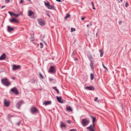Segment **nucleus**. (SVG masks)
Here are the masks:
<instances>
[{
    "label": "nucleus",
    "instance_id": "58",
    "mask_svg": "<svg viewBox=\"0 0 131 131\" xmlns=\"http://www.w3.org/2000/svg\"><path fill=\"white\" fill-rule=\"evenodd\" d=\"M50 4H49V5L47 6V7H48V6H49V5H50Z\"/></svg>",
    "mask_w": 131,
    "mask_h": 131
},
{
    "label": "nucleus",
    "instance_id": "27",
    "mask_svg": "<svg viewBox=\"0 0 131 131\" xmlns=\"http://www.w3.org/2000/svg\"><path fill=\"white\" fill-rule=\"evenodd\" d=\"M44 3H45V6L46 7H47V6L50 4L49 2H48L47 3H46L45 2H44Z\"/></svg>",
    "mask_w": 131,
    "mask_h": 131
},
{
    "label": "nucleus",
    "instance_id": "6",
    "mask_svg": "<svg viewBox=\"0 0 131 131\" xmlns=\"http://www.w3.org/2000/svg\"><path fill=\"white\" fill-rule=\"evenodd\" d=\"M20 67V66L19 65H13L12 70L13 71H15L19 69Z\"/></svg>",
    "mask_w": 131,
    "mask_h": 131
},
{
    "label": "nucleus",
    "instance_id": "55",
    "mask_svg": "<svg viewBox=\"0 0 131 131\" xmlns=\"http://www.w3.org/2000/svg\"><path fill=\"white\" fill-rule=\"evenodd\" d=\"M12 79H13V80H14V79H15V77H12Z\"/></svg>",
    "mask_w": 131,
    "mask_h": 131
},
{
    "label": "nucleus",
    "instance_id": "4",
    "mask_svg": "<svg viewBox=\"0 0 131 131\" xmlns=\"http://www.w3.org/2000/svg\"><path fill=\"white\" fill-rule=\"evenodd\" d=\"M30 112L32 114H35L38 112V110L35 107H32L30 109Z\"/></svg>",
    "mask_w": 131,
    "mask_h": 131
},
{
    "label": "nucleus",
    "instance_id": "64",
    "mask_svg": "<svg viewBox=\"0 0 131 131\" xmlns=\"http://www.w3.org/2000/svg\"><path fill=\"white\" fill-rule=\"evenodd\" d=\"M0 131H1L0 130Z\"/></svg>",
    "mask_w": 131,
    "mask_h": 131
},
{
    "label": "nucleus",
    "instance_id": "28",
    "mask_svg": "<svg viewBox=\"0 0 131 131\" xmlns=\"http://www.w3.org/2000/svg\"><path fill=\"white\" fill-rule=\"evenodd\" d=\"M75 54V52L74 51H73V52L72 53V54L71 55V57H72V58H73Z\"/></svg>",
    "mask_w": 131,
    "mask_h": 131
},
{
    "label": "nucleus",
    "instance_id": "31",
    "mask_svg": "<svg viewBox=\"0 0 131 131\" xmlns=\"http://www.w3.org/2000/svg\"><path fill=\"white\" fill-rule=\"evenodd\" d=\"M19 14H16L14 13L13 14V16H14L15 17H17L18 16H19Z\"/></svg>",
    "mask_w": 131,
    "mask_h": 131
},
{
    "label": "nucleus",
    "instance_id": "15",
    "mask_svg": "<svg viewBox=\"0 0 131 131\" xmlns=\"http://www.w3.org/2000/svg\"><path fill=\"white\" fill-rule=\"evenodd\" d=\"M86 89L90 90H94V88L93 86H90L86 87Z\"/></svg>",
    "mask_w": 131,
    "mask_h": 131
},
{
    "label": "nucleus",
    "instance_id": "30",
    "mask_svg": "<svg viewBox=\"0 0 131 131\" xmlns=\"http://www.w3.org/2000/svg\"><path fill=\"white\" fill-rule=\"evenodd\" d=\"M36 81V80L34 79H32L31 80V82L32 83H34Z\"/></svg>",
    "mask_w": 131,
    "mask_h": 131
},
{
    "label": "nucleus",
    "instance_id": "19",
    "mask_svg": "<svg viewBox=\"0 0 131 131\" xmlns=\"http://www.w3.org/2000/svg\"><path fill=\"white\" fill-rule=\"evenodd\" d=\"M28 16H31L32 15L34 14V12L30 10H29L28 11Z\"/></svg>",
    "mask_w": 131,
    "mask_h": 131
},
{
    "label": "nucleus",
    "instance_id": "50",
    "mask_svg": "<svg viewBox=\"0 0 131 131\" xmlns=\"http://www.w3.org/2000/svg\"><path fill=\"white\" fill-rule=\"evenodd\" d=\"M56 1L58 2H61V0H56Z\"/></svg>",
    "mask_w": 131,
    "mask_h": 131
},
{
    "label": "nucleus",
    "instance_id": "8",
    "mask_svg": "<svg viewBox=\"0 0 131 131\" xmlns=\"http://www.w3.org/2000/svg\"><path fill=\"white\" fill-rule=\"evenodd\" d=\"M23 103V101H19L16 104V106L17 108L18 109L20 108V107L21 105Z\"/></svg>",
    "mask_w": 131,
    "mask_h": 131
},
{
    "label": "nucleus",
    "instance_id": "10",
    "mask_svg": "<svg viewBox=\"0 0 131 131\" xmlns=\"http://www.w3.org/2000/svg\"><path fill=\"white\" fill-rule=\"evenodd\" d=\"M9 21L11 23H18L19 22V20L15 18L9 20Z\"/></svg>",
    "mask_w": 131,
    "mask_h": 131
},
{
    "label": "nucleus",
    "instance_id": "17",
    "mask_svg": "<svg viewBox=\"0 0 131 131\" xmlns=\"http://www.w3.org/2000/svg\"><path fill=\"white\" fill-rule=\"evenodd\" d=\"M66 110L67 111L70 112L72 111V108L70 106H66Z\"/></svg>",
    "mask_w": 131,
    "mask_h": 131
},
{
    "label": "nucleus",
    "instance_id": "42",
    "mask_svg": "<svg viewBox=\"0 0 131 131\" xmlns=\"http://www.w3.org/2000/svg\"><path fill=\"white\" fill-rule=\"evenodd\" d=\"M52 88L54 89L56 91L57 89L56 86Z\"/></svg>",
    "mask_w": 131,
    "mask_h": 131
},
{
    "label": "nucleus",
    "instance_id": "41",
    "mask_svg": "<svg viewBox=\"0 0 131 131\" xmlns=\"http://www.w3.org/2000/svg\"><path fill=\"white\" fill-rule=\"evenodd\" d=\"M10 0H5V2L6 3H8L9 2Z\"/></svg>",
    "mask_w": 131,
    "mask_h": 131
},
{
    "label": "nucleus",
    "instance_id": "38",
    "mask_svg": "<svg viewBox=\"0 0 131 131\" xmlns=\"http://www.w3.org/2000/svg\"><path fill=\"white\" fill-rule=\"evenodd\" d=\"M128 5H129V4H128V2H126V4H125V6L126 7H127L128 6Z\"/></svg>",
    "mask_w": 131,
    "mask_h": 131
},
{
    "label": "nucleus",
    "instance_id": "7",
    "mask_svg": "<svg viewBox=\"0 0 131 131\" xmlns=\"http://www.w3.org/2000/svg\"><path fill=\"white\" fill-rule=\"evenodd\" d=\"M10 102L9 101H7L6 99H5L4 104L5 106L6 107H8L9 106L10 104Z\"/></svg>",
    "mask_w": 131,
    "mask_h": 131
},
{
    "label": "nucleus",
    "instance_id": "9",
    "mask_svg": "<svg viewBox=\"0 0 131 131\" xmlns=\"http://www.w3.org/2000/svg\"><path fill=\"white\" fill-rule=\"evenodd\" d=\"M48 71L49 72L52 73H54L55 72L54 67L53 66L50 67L48 70Z\"/></svg>",
    "mask_w": 131,
    "mask_h": 131
},
{
    "label": "nucleus",
    "instance_id": "54",
    "mask_svg": "<svg viewBox=\"0 0 131 131\" xmlns=\"http://www.w3.org/2000/svg\"><path fill=\"white\" fill-rule=\"evenodd\" d=\"M5 6H2V7H1V8H4Z\"/></svg>",
    "mask_w": 131,
    "mask_h": 131
},
{
    "label": "nucleus",
    "instance_id": "29",
    "mask_svg": "<svg viewBox=\"0 0 131 131\" xmlns=\"http://www.w3.org/2000/svg\"><path fill=\"white\" fill-rule=\"evenodd\" d=\"M102 66H103V67L104 69H105L106 70H108V69H107V68L105 66L104 64L103 63H102Z\"/></svg>",
    "mask_w": 131,
    "mask_h": 131
},
{
    "label": "nucleus",
    "instance_id": "52",
    "mask_svg": "<svg viewBox=\"0 0 131 131\" xmlns=\"http://www.w3.org/2000/svg\"><path fill=\"white\" fill-rule=\"evenodd\" d=\"M74 60L75 61H77L78 60V59L77 58H74Z\"/></svg>",
    "mask_w": 131,
    "mask_h": 131
},
{
    "label": "nucleus",
    "instance_id": "11",
    "mask_svg": "<svg viewBox=\"0 0 131 131\" xmlns=\"http://www.w3.org/2000/svg\"><path fill=\"white\" fill-rule=\"evenodd\" d=\"M94 128V126H93V125H91L89 126L86 128V129H88L89 130V131H95L93 128Z\"/></svg>",
    "mask_w": 131,
    "mask_h": 131
},
{
    "label": "nucleus",
    "instance_id": "2",
    "mask_svg": "<svg viewBox=\"0 0 131 131\" xmlns=\"http://www.w3.org/2000/svg\"><path fill=\"white\" fill-rule=\"evenodd\" d=\"M1 82L2 84L5 86H8L10 85V83L6 78L2 79Z\"/></svg>",
    "mask_w": 131,
    "mask_h": 131
},
{
    "label": "nucleus",
    "instance_id": "3",
    "mask_svg": "<svg viewBox=\"0 0 131 131\" xmlns=\"http://www.w3.org/2000/svg\"><path fill=\"white\" fill-rule=\"evenodd\" d=\"M10 91L16 95H17L19 94V92L17 88L16 87H14L11 89Z\"/></svg>",
    "mask_w": 131,
    "mask_h": 131
},
{
    "label": "nucleus",
    "instance_id": "45",
    "mask_svg": "<svg viewBox=\"0 0 131 131\" xmlns=\"http://www.w3.org/2000/svg\"><path fill=\"white\" fill-rule=\"evenodd\" d=\"M20 121L19 122L17 123L16 124L17 125V126H19L20 124Z\"/></svg>",
    "mask_w": 131,
    "mask_h": 131
},
{
    "label": "nucleus",
    "instance_id": "49",
    "mask_svg": "<svg viewBox=\"0 0 131 131\" xmlns=\"http://www.w3.org/2000/svg\"><path fill=\"white\" fill-rule=\"evenodd\" d=\"M56 91L57 92L58 94L59 93V91L58 89L56 90Z\"/></svg>",
    "mask_w": 131,
    "mask_h": 131
},
{
    "label": "nucleus",
    "instance_id": "56",
    "mask_svg": "<svg viewBox=\"0 0 131 131\" xmlns=\"http://www.w3.org/2000/svg\"><path fill=\"white\" fill-rule=\"evenodd\" d=\"M47 15L48 16H49V17H50V15H49V14H47Z\"/></svg>",
    "mask_w": 131,
    "mask_h": 131
},
{
    "label": "nucleus",
    "instance_id": "46",
    "mask_svg": "<svg viewBox=\"0 0 131 131\" xmlns=\"http://www.w3.org/2000/svg\"><path fill=\"white\" fill-rule=\"evenodd\" d=\"M91 3V4L92 5L93 7H94V4L93 2H92Z\"/></svg>",
    "mask_w": 131,
    "mask_h": 131
},
{
    "label": "nucleus",
    "instance_id": "16",
    "mask_svg": "<svg viewBox=\"0 0 131 131\" xmlns=\"http://www.w3.org/2000/svg\"><path fill=\"white\" fill-rule=\"evenodd\" d=\"M6 56L5 53L3 54L0 57V60H2L5 59Z\"/></svg>",
    "mask_w": 131,
    "mask_h": 131
},
{
    "label": "nucleus",
    "instance_id": "51",
    "mask_svg": "<svg viewBox=\"0 0 131 131\" xmlns=\"http://www.w3.org/2000/svg\"><path fill=\"white\" fill-rule=\"evenodd\" d=\"M118 0L119 2H122V0Z\"/></svg>",
    "mask_w": 131,
    "mask_h": 131
},
{
    "label": "nucleus",
    "instance_id": "22",
    "mask_svg": "<svg viewBox=\"0 0 131 131\" xmlns=\"http://www.w3.org/2000/svg\"><path fill=\"white\" fill-rule=\"evenodd\" d=\"M91 116L92 118V120H93V126L94 127V122L96 120V118L95 117L92 116Z\"/></svg>",
    "mask_w": 131,
    "mask_h": 131
},
{
    "label": "nucleus",
    "instance_id": "62",
    "mask_svg": "<svg viewBox=\"0 0 131 131\" xmlns=\"http://www.w3.org/2000/svg\"><path fill=\"white\" fill-rule=\"evenodd\" d=\"M90 25H92V24H90Z\"/></svg>",
    "mask_w": 131,
    "mask_h": 131
},
{
    "label": "nucleus",
    "instance_id": "23",
    "mask_svg": "<svg viewBox=\"0 0 131 131\" xmlns=\"http://www.w3.org/2000/svg\"><path fill=\"white\" fill-rule=\"evenodd\" d=\"M47 8L49 9H52L53 10H54L55 9L54 7H53L50 5H49Z\"/></svg>",
    "mask_w": 131,
    "mask_h": 131
},
{
    "label": "nucleus",
    "instance_id": "59",
    "mask_svg": "<svg viewBox=\"0 0 131 131\" xmlns=\"http://www.w3.org/2000/svg\"><path fill=\"white\" fill-rule=\"evenodd\" d=\"M89 24H88L87 25V27H88L89 26Z\"/></svg>",
    "mask_w": 131,
    "mask_h": 131
},
{
    "label": "nucleus",
    "instance_id": "1",
    "mask_svg": "<svg viewBox=\"0 0 131 131\" xmlns=\"http://www.w3.org/2000/svg\"><path fill=\"white\" fill-rule=\"evenodd\" d=\"M90 121L87 118L83 119H82L81 124L83 127L86 126L90 122Z\"/></svg>",
    "mask_w": 131,
    "mask_h": 131
},
{
    "label": "nucleus",
    "instance_id": "36",
    "mask_svg": "<svg viewBox=\"0 0 131 131\" xmlns=\"http://www.w3.org/2000/svg\"><path fill=\"white\" fill-rule=\"evenodd\" d=\"M71 32H73L75 30V29L74 28H72L71 29Z\"/></svg>",
    "mask_w": 131,
    "mask_h": 131
},
{
    "label": "nucleus",
    "instance_id": "57",
    "mask_svg": "<svg viewBox=\"0 0 131 131\" xmlns=\"http://www.w3.org/2000/svg\"><path fill=\"white\" fill-rule=\"evenodd\" d=\"M122 22L121 21H120L119 22V24H120Z\"/></svg>",
    "mask_w": 131,
    "mask_h": 131
},
{
    "label": "nucleus",
    "instance_id": "39",
    "mask_svg": "<svg viewBox=\"0 0 131 131\" xmlns=\"http://www.w3.org/2000/svg\"><path fill=\"white\" fill-rule=\"evenodd\" d=\"M69 131H77V130L75 129H70Z\"/></svg>",
    "mask_w": 131,
    "mask_h": 131
},
{
    "label": "nucleus",
    "instance_id": "53",
    "mask_svg": "<svg viewBox=\"0 0 131 131\" xmlns=\"http://www.w3.org/2000/svg\"><path fill=\"white\" fill-rule=\"evenodd\" d=\"M92 8L94 9H96L94 7H94H93Z\"/></svg>",
    "mask_w": 131,
    "mask_h": 131
},
{
    "label": "nucleus",
    "instance_id": "37",
    "mask_svg": "<svg viewBox=\"0 0 131 131\" xmlns=\"http://www.w3.org/2000/svg\"><path fill=\"white\" fill-rule=\"evenodd\" d=\"M30 40L31 41H33L34 40V39L33 37H31L30 38Z\"/></svg>",
    "mask_w": 131,
    "mask_h": 131
},
{
    "label": "nucleus",
    "instance_id": "32",
    "mask_svg": "<svg viewBox=\"0 0 131 131\" xmlns=\"http://www.w3.org/2000/svg\"><path fill=\"white\" fill-rule=\"evenodd\" d=\"M40 48H42L43 47V44L41 43V42H40Z\"/></svg>",
    "mask_w": 131,
    "mask_h": 131
},
{
    "label": "nucleus",
    "instance_id": "35",
    "mask_svg": "<svg viewBox=\"0 0 131 131\" xmlns=\"http://www.w3.org/2000/svg\"><path fill=\"white\" fill-rule=\"evenodd\" d=\"M8 13H9L10 15H13L14 13H12V12L9 11L8 12Z\"/></svg>",
    "mask_w": 131,
    "mask_h": 131
},
{
    "label": "nucleus",
    "instance_id": "43",
    "mask_svg": "<svg viewBox=\"0 0 131 131\" xmlns=\"http://www.w3.org/2000/svg\"><path fill=\"white\" fill-rule=\"evenodd\" d=\"M8 116L9 117H12L13 116H12V115H11L10 114H9L8 115Z\"/></svg>",
    "mask_w": 131,
    "mask_h": 131
},
{
    "label": "nucleus",
    "instance_id": "12",
    "mask_svg": "<svg viewBox=\"0 0 131 131\" xmlns=\"http://www.w3.org/2000/svg\"><path fill=\"white\" fill-rule=\"evenodd\" d=\"M57 99L58 102H59L61 103H63V101L62 100L61 97H58V96H57Z\"/></svg>",
    "mask_w": 131,
    "mask_h": 131
},
{
    "label": "nucleus",
    "instance_id": "61",
    "mask_svg": "<svg viewBox=\"0 0 131 131\" xmlns=\"http://www.w3.org/2000/svg\"><path fill=\"white\" fill-rule=\"evenodd\" d=\"M39 131H42V130H39Z\"/></svg>",
    "mask_w": 131,
    "mask_h": 131
},
{
    "label": "nucleus",
    "instance_id": "34",
    "mask_svg": "<svg viewBox=\"0 0 131 131\" xmlns=\"http://www.w3.org/2000/svg\"><path fill=\"white\" fill-rule=\"evenodd\" d=\"M39 74L41 78L42 79H43L44 78L43 77L41 74L40 72L39 73Z\"/></svg>",
    "mask_w": 131,
    "mask_h": 131
},
{
    "label": "nucleus",
    "instance_id": "48",
    "mask_svg": "<svg viewBox=\"0 0 131 131\" xmlns=\"http://www.w3.org/2000/svg\"><path fill=\"white\" fill-rule=\"evenodd\" d=\"M23 0H20V3L21 4L23 3Z\"/></svg>",
    "mask_w": 131,
    "mask_h": 131
},
{
    "label": "nucleus",
    "instance_id": "14",
    "mask_svg": "<svg viewBox=\"0 0 131 131\" xmlns=\"http://www.w3.org/2000/svg\"><path fill=\"white\" fill-rule=\"evenodd\" d=\"M7 27V31L9 32H10L14 30V28H13L9 26H8Z\"/></svg>",
    "mask_w": 131,
    "mask_h": 131
},
{
    "label": "nucleus",
    "instance_id": "63",
    "mask_svg": "<svg viewBox=\"0 0 131 131\" xmlns=\"http://www.w3.org/2000/svg\"><path fill=\"white\" fill-rule=\"evenodd\" d=\"M130 125H131V123H130Z\"/></svg>",
    "mask_w": 131,
    "mask_h": 131
},
{
    "label": "nucleus",
    "instance_id": "5",
    "mask_svg": "<svg viewBox=\"0 0 131 131\" xmlns=\"http://www.w3.org/2000/svg\"><path fill=\"white\" fill-rule=\"evenodd\" d=\"M38 24L41 26L44 25L45 21L42 19H38Z\"/></svg>",
    "mask_w": 131,
    "mask_h": 131
},
{
    "label": "nucleus",
    "instance_id": "18",
    "mask_svg": "<svg viewBox=\"0 0 131 131\" xmlns=\"http://www.w3.org/2000/svg\"><path fill=\"white\" fill-rule=\"evenodd\" d=\"M60 127L61 128H62L63 127H64L65 128H66V126L63 122H61L60 123Z\"/></svg>",
    "mask_w": 131,
    "mask_h": 131
},
{
    "label": "nucleus",
    "instance_id": "60",
    "mask_svg": "<svg viewBox=\"0 0 131 131\" xmlns=\"http://www.w3.org/2000/svg\"><path fill=\"white\" fill-rule=\"evenodd\" d=\"M27 1L30 2V0H27Z\"/></svg>",
    "mask_w": 131,
    "mask_h": 131
},
{
    "label": "nucleus",
    "instance_id": "24",
    "mask_svg": "<svg viewBox=\"0 0 131 131\" xmlns=\"http://www.w3.org/2000/svg\"><path fill=\"white\" fill-rule=\"evenodd\" d=\"M99 51L100 52V56L101 57H102L103 55V51L101 50H99Z\"/></svg>",
    "mask_w": 131,
    "mask_h": 131
},
{
    "label": "nucleus",
    "instance_id": "25",
    "mask_svg": "<svg viewBox=\"0 0 131 131\" xmlns=\"http://www.w3.org/2000/svg\"><path fill=\"white\" fill-rule=\"evenodd\" d=\"M91 79L92 80H93L94 79V76L93 74L92 73L90 74Z\"/></svg>",
    "mask_w": 131,
    "mask_h": 131
},
{
    "label": "nucleus",
    "instance_id": "20",
    "mask_svg": "<svg viewBox=\"0 0 131 131\" xmlns=\"http://www.w3.org/2000/svg\"><path fill=\"white\" fill-rule=\"evenodd\" d=\"M90 62V66L91 68V69L93 70H94V67H93V65L94 64V63L93 62Z\"/></svg>",
    "mask_w": 131,
    "mask_h": 131
},
{
    "label": "nucleus",
    "instance_id": "47",
    "mask_svg": "<svg viewBox=\"0 0 131 131\" xmlns=\"http://www.w3.org/2000/svg\"><path fill=\"white\" fill-rule=\"evenodd\" d=\"M85 19V17H82L81 18V19L82 20H84V19Z\"/></svg>",
    "mask_w": 131,
    "mask_h": 131
},
{
    "label": "nucleus",
    "instance_id": "40",
    "mask_svg": "<svg viewBox=\"0 0 131 131\" xmlns=\"http://www.w3.org/2000/svg\"><path fill=\"white\" fill-rule=\"evenodd\" d=\"M98 97H95L94 99V101H96L98 100Z\"/></svg>",
    "mask_w": 131,
    "mask_h": 131
},
{
    "label": "nucleus",
    "instance_id": "26",
    "mask_svg": "<svg viewBox=\"0 0 131 131\" xmlns=\"http://www.w3.org/2000/svg\"><path fill=\"white\" fill-rule=\"evenodd\" d=\"M70 16V15L69 14H67L65 17L64 18L65 19H66L67 18L69 17Z\"/></svg>",
    "mask_w": 131,
    "mask_h": 131
},
{
    "label": "nucleus",
    "instance_id": "44",
    "mask_svg": "<svg viewBox=\"0 0 131 131\" xmlns=\"http://www.w3.org/2000/svg\"><path fill=\"white\" fill-rule=\"evenodd\" d=\"M67 123L69 124L71 123V121L70 120H68L67 121Z\"/></svg>",
    "mask_w": 131,
    "mask_h": 131
},
{
    "label": "nucleus",
    "instance_id": "13",
    "mask_svg": "<svg viewBox=\"0 0 131 131\" xmlns=\"http://www.w3.org/2000/svg\"><path fill=\"white\" fill-rule=\"evenodd\" d=\"M87 56L90 62H94L93 58L92 55H87Z\"/></svg>",
    "mask_w": 131,
    "mask_h": 131
},
{
    "label": "nucleus",
    "instance_id": "21",
    "mask_svg": "<svg viewBox=\"0 0 131 131\" xmlns=\"http://www.w3.org/2000/svg\"><path fill=\"white\" fill-rule=\"evenodd\" d=\"M51 103V102L50 101H46L45 102H43V104L45 105H47L49 104H50Z\"/></svg>",
    "mask_w": 131,
    "mask_h": 131
},
{
    "label": "nucleus",
    "instance_id": "33",
    "mask_svg": "<svg viewBox=\"0 0 131 131\" xmlns=\"http://www.w3.org/2000/svg\"><path fill=\"white\" fill-rule=\"evenodd\" d=\"M49 79L50 82H51L52 81H53V80L52 78H51L50 77L49 78Z\"/></svg>",
    "mask_w": 131,
    "mask_h": 131
}]
</instances>
